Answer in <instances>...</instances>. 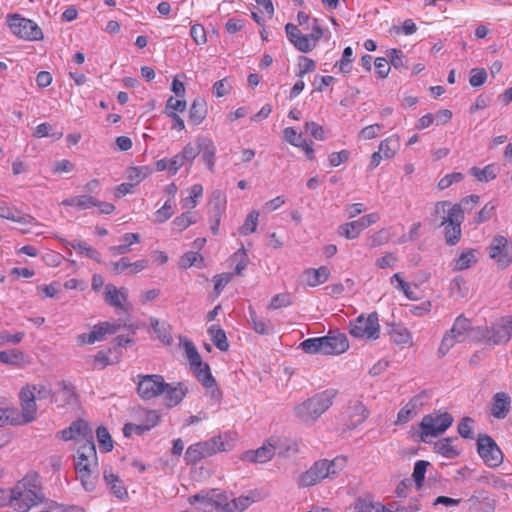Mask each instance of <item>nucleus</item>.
Returning a JSON list of instances; mask_svg holds the SVG:
<instances>
[{"mask_svg":"<svg viewBox=\"0 0 512 512\" xmlns=\"http://www.w3.org/2000/svg\"><path fill=\"white\" fill-rule=\"evenodd\" d=\"M44 498L36 477L24 478L10 492V503L20 512H27L32 506L42 503Z\"/></svg>","mask_w":512,"mask_h":512,"instance_id":"1","label":"nucleus"},{"mask_svg":"<svg viewBox=\"0 0 512 512\" xmlns=\"http://www.w3.org/2000/svg\"><path fill=\"white\" fill-rule=\"evenodd\" d=\"M337 390L327 389L315 394L295 407L297 417L306 423H312L317 420L332 405Z\"/></svg>","mask_w":512,"mask_h":512,"instance_id":"2","label":"nucleus"},{"mask_svg":"<svg viewBox=\"0 0 512 512\" xmlns=\"http://www.w3.org/2000/svg\"><path fill=\"white\" fill-rule=\"evenodd\" d=\"M475 336H477V329L473 328L471 321L459 315L452 328L443 336L438 353L440 356H445L456 343H461L469 337L476 339Z\"/></svg>","mask_w":512,"mask_h":512,"instance_id":"3","label":"nucleus"},{"mask_svg":"<svg viewBox=\"0 0 512 512\" xmlns=\"http://www.w3.org/2000/svg\"><path fill=\"white\" fill-rule=\"evenodd\" d=\"M453 416L448 412L435 411L425 415L420 422V440L428 443V437L443 434L453 423Z\"/></svg>","mask_w":512,"mask_h":512,"instance_id":"4","label":"nucleus"},{"mask_svg":"<svg viewBox=\"0 0 512 512\" xmlns=\"http://www.w3.org/2000/svg\"><path fill=\"white\" fill-rule=\"evenodd\" d=\"M464 221V211L460 204H454L448 209V215L443 216L438 224L444 226L445 242L448 246L456 245L462 236L461 224Z\"/></svg>","mask_w":512,"mask_h":512,"instance_id":"5","label":"nucleus"},{"mask_svg":"<svg viewBox=\"0 0 512 512\" xmlns=\"http://www.w3.org/2000/svg\"><path fill=\"white\" fill-rule=\"evenodd\" d=\"M349 333L355 338L378 339L380 334L378 314L373 312L367 317L359 315L354 321L350 322Z\"/></svg>","mask_w":512,"mask_h":512,"instance_id":"6","label":"nucleus"},{"mask_svg":"<svg viewBox=\"0 0 512 512\" xmlns=\"http://www.w3.org/2000/svg\"><path fill=\"white\" fill-rule=\"evenodd\" d=\"M7 24L12 33L19 38L29 41L43 39L42 29L30 19L23 18L18 14H11L7 17Z\"/></svg>","mask_w":512,"mask_h":512,"instance_id":"7","label":"nucleus"},{"mask_svg":"<svg viewBox=\"0 0 512 512\" xmlns=\"http://www.w3.org/2000/svg\"><path fill=\"white\" fill-rule=\"evenodd\" d=\"M137 393L143 400L153 399L164 393L167 383L158 374L137 375Z\"/></svg>","mask_w":512,"mask_h":512,"instance_id":"8","label":"nucleus"},{"mask_svg":"<svg viewBox=\"0 0 512 512\" xmlns=\"http://www.w3.org/2000/svg\"><path fill=\"white\" fill-rule=\"evenodd\" d=\"M477 452L489 467H498L503 463V453L494 439L487 434H480L477 439Z\"/></svg>","mask_w":512,"mask_h":512,"instance_id":"9","label":"nucleus"},{"mask_svg":"<svg viewBox=\"0 0 512 512\" xmlns=\"http://www.w3.org/2000/svg\"><path fill=\"white\" fill-rule=\"evenodd\" d=\"M511 336L510 329L504 323L502 325H494L491 328H477V336L475 338L476 340H484L488 344L499 345L507 343Z\"/></svg>","mask_w":512,"mask_h":512,"instance_id":"10","label":"nucleus"},{"mask_svg":"<svg viewBox=\"0 0 512 512\" xmlns=\"http://www.w3.org/2000/svg\"><path fill=\"white\" fill-rule=\"evenodd\" d=\"M325 465L326 462L323 459L316 461L307 471L299 475L298 486L302 488L312 487L328 478V470Z\"/></svg>","mask_w":512,"mask_h":512,"instance_id":"11","label":"nucleus"},{"mask_svg":"<svg viewBox=\"0 0 512 512\" xmlns=\"http://www.w3.org/2000/svg\"><path fill=\"white\" fill-rule=\"evenodd\" d=\"M21 402L20 424H27L35 420L37 405L35 392L31 390L30 385L23 387L19 394Z\"/></svg>","mask_w":512,"mask_h":512,"instance_id":"12","label":"nucleus"},{"mask_svg":"<svg viewBox=\"0 0 512 512\" xmlns=\"http://www.w3.org/2000/svg\"><path fill=\"white\" fill-rule=\"evenodd\" d=\"M379 219L375 213L364 215L358 220L345 223L339 227V234L347 239H356L360 233Z\"/></svg>","mask_w":512,"mask_h":512,"instance_id":"13","label":"nucleus"},{"mask_svg":"<svg viewBox=\"0 0 512 512\" xmlns=\"http://www.w3.org/2000/svg\"><path fill=\"white\" fill-rule=\"evenodd\" d=\"M277 437H271L266 444L256 450H249L242 454L241 459L252 463H265L272 459L277 451Z\"/></svg>","mask_w":512,"mask_h":512,"instance_id":"14","label":"nucleus"},{"mask_svg":"<svg viewBox=\"0 0 512 512\" xmlns=\"http://www.w3.org/2000/svg\"><path fill=\"white\" fill-rule=\"evenodd\" d=\"M98 466V459L96 461H90L88 457H81L76 454L75 456V469L79 474L81 483L85 490L92 491L95 488V481L91 478L92 469Z\"/></svg>","mask_w":512,"mask_h":512,"instance_id":"15","label":"nucleus"},{"mask_svg":"<svg viewBox=\"0 0 512 512\" xmlns=\"http://www.w3.org/2000/svg\"><path fill=\"white\" fill-rule=\"evenodd\" d=\"M225 497L220 494H212L209 496L208 494L199 493L192 497H190V503L193 504L195 502H199V509L206 512H223V502Z\"/></svg>","mask_w":512,"mask_h":512,"instance_id":"16","label":"nucleus"},{"mask_svg":"<svg viewBox=\"0 0 512 512\" xmlns=\"http://www.w3.org/2000/svg\"><path fill=\"white\" fill-rule=\"evenodd\" d=\"M324 339L327 341L324 343L325 355L342 354L349 348L348 338L344 333L329 332Z\"/></svg>","mask_w":512,"mask_h":512,"instance_id":"17","label":"nucleus"},{"mask_svg":"<svg viewBox=\"0 0 512 512\" xmlns=\"http://www.w3.org/2000/svg\"><path fill=\"white\" fill-rule=\"evenodd\" d=\"M511 407V397L506 392H497L492 397L490 413L498 420L507 417Z\"/></svg>","mask_w":512,"mask_h":512,"instance_id":"18","label":"nucleus"},{"mask_svg":"<svg viewBox=\"0 0 512 512\" xmlns=\"http://www.w3.org/2000/svg\"><path fill=\"white\" fill-rule=\"evenodd\" d=\"M59 391L54 392L53 402L58 403L60 406L74 405L77 403V394L75 387L66 381L59 382Z\"/></svg>","mask_w":512,"mask_h":512,"instance_id":"19","label":"nucleus"},{"mask_svg":"<svg viewBox=\"0 0 512 512\" xmlns=\"http://www.w3.org/2000/svg\"><path fill=\"white\" fill-rule=\"evenodd\" d=\"M188 388L181 382L178 383H167V387L164 390L165 394V405L167 407H174L178 405L183 398L186 396Z\"/></svg>","mask_w":512,"mask_h":512,"instance_id":"20","label":"nucleus"},{"mask_svg":"<svg viewBox=\"0 0 512 512\" xmlns=\"http://www.w3.org/2000/svg\"><path fill=\"white\" fill-rule=\"evenodd\" d=\"M196 444L198 445L205 458L212 456L217 452L227 451L230 446L229 443H226L223 440L222 436H215L207 441L198 442Z\"/></svg>","mask_w":512,"mask_h":512,"instance_id":"21","label":"nucleus"},{"mask_svg":"<svg viewBox=\"0 0 512 512\" xmlns=\"http://www.w3.org/2000/svg\"><path fill=\"white\" fill-rule=\"evenodd\" d=\"M103 478L113 495L121 500L127 498L128 492L126 488L122 484V481L119 479V477L112 473L111 469L104 470Z\"/></svg>","mask_w":512,"mask_h":512,"instance_id":"22","label":"nucleus"},{"mask_svg":"<svg viewBox=\"0 0 512 512\" xmlns=\"http://www.w3.org/2000/svg\"><path fill=\"white\" fill-rule=\"evenodd\" d=\"M198 381L206 388L212 389L211 394L212 397H216V394H219V390L217 388L216 380L211 374L210 367L208 364H205L202 367L194 368L193 370Z\"/></svg>","mask_w":512,"mask_h":512,"instance_id":"23","label":"nucleus"},{"mask_svg":"<svg viewBox=\"0 0 512 512\" xmlns=\"http://www.w3.org/2000/svg\"><path fill=\"white\" fill-rule=\"evenodd\" d=\"M120 327L121 324L118 322H101L93 327L88 341H93V343L96 341H102L106 334H115Z\"/></svg>","mask_w":512,"mask_h":512,"instance_id":"24","label":"nucleus"},{"mask_svg":"<svg viewBox=\"0 0 512 512\" xmlns=\"http://www.w3.org/2000/svg\"><path fill=\"white\" fill-rule=\"evenodd\" d=\"M226 210V195L221 190H214L210 202V218H221Z\"/></svg>","mask_w":512,"mask_h":512,"instance_id":"25","label":"nucleus"},{"mask_svg":"<svg viewBox=\"0 0 512 512\" xmlns=\"http://www.w3.org/2000/svg\"><path fill=\"white\" fill-rule=\"evenodd\" d=\"M105 300L111 306L123 309V301L127 300V291L125 288L117 289L113 285H107L105 289Z\"/></svg>","mask_w":512,"mask_h":512,"instance_id":"26","label":"nucleus"},{"mask_svg":"<svg viewBox=\"0 0 512 512\" xmlns=\"http://www.w3.org/2000/svg\"><path fill=\"white\" fill-rule=\"evenodd\" d=\"M254 502L255 499L248 495H241L238 498L232 499L230 502H227L225 498L222 509L223 512H242Z\"/></svg>","mask_w":512,"mask_h":512,"instance_id":"27","label":"nucleus"},{"mask_svg":"<svg viewBox=\"0 0 512 512\" xmlns=\"http://www.w3.org/2000/svg\"><path fill=\"white\" fill-rule=\"evenodd\" d=\"M207 115V105L204 99L196 98L189 110V122L199 125Z\"/></svg>","mask_w":512,"mask_h":512,"instance_id":"28","label":"nucleus"},{"mask_svg":"<svg viewBox=\"0 0 512 512\" xmlns=\"http://www.w3.org/2000/svg\"><path fill=\"white\" fill-rule=\"evenodd\" d=\"M305 275L307 284L311 287H315L326 282L330 272L327 267L321 266L318 269H307Z\"/></svg>","mask_w":512,"mask_h":512,"instance_id":"29","label":"nucleus"},{"mask_svg":"<svg viewBox=\"0 0 512 512\" xmlns=\"http://www.w3.org/2000/svg\"><path fill=\"white\" fill-rule=\"evenodd\" d=\"M122 241L124 242L118 246H112L109 248V251L113 256L125 255L131 251L130 246L134 243L140 242V235L138 233H126L122 237Z\"/></svg>","mask_w":512,"mask_h":512,"instance_id":"30","label":"nucleus"},{"mask_svg":"<svg viewBox=\"0 0 512 512\" xmlns=\"http://www.w3.org/2000/svg\"><path fill=\"white\" fill-rule=\"evenodd\" d=\"M457 440V438H443L434 443V449L437 453L448 459H454L458 457L459 451L451 445V442Z\"/></svg>","mask_w":512,"mask_h":512,"instance_id":"31","label":"nucleus"},{"mask_svg":"<svg viewBox=\"0 0 512 512\" xmlns=\"http://www.w3.org/2000/svg\"><path fill=\"white\" fill-rule=\"evenodd\" d=\"M65 206H73L79 210L89 209L97 204V199L90 195H79L62 201Z\"/></svg>","mask_w":512,"mask_h":512,"instance_id":"32","label":"nucleus"},{"mask_svg":"<svg viewBox=\"0 0 512 512\" xmlns=\"http://www.w3.org/2000/svg\"><path fill=\"white\" fill-rule=\"evenodd\" d=\"M400 147V141L398 136H390L379 145L378 151L384 156V159H391L395 156Z\"/></svg>","mask_w":512,"mask_h":512,"instance_id":"33","label":"nucleus"},{"mask_svg":"<svg viewBox=\"0 0 512 512\" xmlns=\"http://www.w3.org/2000/svg\"><path fill=\"white\" fill-rule=\"evenodd\" d=\"M327 342L323 337L308 338L300 343V348L307 354H324V343Z\"/></svg>","mask_w":512,"mask_h":512,"instance_id":"34","label":"nucleus"},{"mask_svg":"<svg viewBox=\"0 0 512 512\" xmlns=\"http://www.w3.org/2000/svg\"><path fill=\"white\" fill-rule=\"evenodd\" d=\"M388 334L396 344H406L411 338L409 331L401 324H389Z\"/></svg>","mask_w":512,"mask_h":512,"instance_id":"35","label":"nucleus"},{"mask_svg":"<svg viewBox=\"0 0 512 512\" xmlns=\"http://www.w3.org/2000/svg\"><path fill=\"white\" fill-rule=\"evenodd\" d=\"M0 217L18 222L20 224H34L36 220L34 217L27 216H16L13 210L7 206V204L3 201H0Z\"/></svg>","mask_w":512,"mask_h":512,"instance_id":"36","label":"nucleus"},{"mask_svg":"<svg viewBox=\"0 0 512 512\" xmlns=\"http://www.w3.org/2000/svg\"><path fill=\"white\" fill-rule=\"evenodd\" d=\"M209 334L211 335V339L214 345L221 351H227L229 348V343L226 337L225 331L219 326L212 325L208 329Z\"/></svg>","mask_w":512,"mask_h":512,"instance_id":"37","label":"nucleus"},{"mask_svg":"<svg viewBox=\"0 0 512 512\" xmlns=\"http://www.w3.org/2000/svg\"><path fill=\"white\" fill-rule=\"evenodd\" d=\"M24 354L17 349L0 351V362L7 365L19 367L23 363Z\"/></svg>","mask_w":512,"mask_h":512,"instance_id":"38","label":"nucleus"},{"mask_svg":"<svg viewBox=\"0 0 512 512\" xmlns=\"http://www.w3.org/2000/svg\"><path fill=\"white\" fill-rule=\"evenodd\" d=\"M497 170L498 168L495 165L491 164L485 166L482 169L478 167H472L470 169V174L481 182H488L496 177Z\"/></svg>","mask_w":512,"mask_h":512,"instance_id":"39","label":"nucleus"},{"mask_svg":"<svg viewBox=\"0 0 512 512\" xmlns=\"http://www.w3.org/2000/svg\"><path fill=\"white\" fill-rule=\"evenodd\" d=\"M70 427L73 430V433L75 434V439L81 438V441L92 439L93 438V431L92 428L89 426L88 422L84 420H77L74 421Z\"/></svg>","mask_w":512,"mask_h":512,"instance_id":"40","label":"nucleus"},{"mask_svg":"<svg viewBox=\"0 0 512 512\" xmlns=\"http://www.w3.org/2000/svg\"><path fill=\"white\" fill-rule=\"evenodd\" d=\"M151 173V169L147 166L142 167H130L127 170L126 177L129 180V183L136 186L142 180H144Z\"/></svg>","mask_w":512,"mask_h":512,"instance_id":"41","label":"nucleus"},{"mask_svg":"<svg viewBox=\"0 0 512 512\" xmlns=\"http://www.w3.org/2000/svg\"><path fill=\"white\" fill-rule=\"evenodd\" d=\"M5 424L20 425V413L16 408L0 407V426Z\"/></svg>","mask_w":512,"mask_h":512,"instance_id":"42","label":"nucleus"},{"mask_svg":"<svg viewBox=\"0 0 512 512\" xmlns=\"http://www.w3.org/2000/svg\"><path fill=\"white\" fill-rule=\"evenodd\" d=\"M68 244L79 253L85 254L87 257L97 261L98 263L101 262L100 253L95 248L88 246L85 242L73 241L69 242Z\"/></svg>","mask_w":512,"mask_h":512,"instance_id":"43","label":"nucleus"},{"mask_svg":"<svg viewBox=\"0 0 512 512\" xmlns=\"http://www.w3.org/2000/svg\"><path fill=\"white\" fill-rule=\"evenodd\" d=\"M350 409L353 427L363 423L368 417L369 412L361 402H355Z\"/></svg>","mask_w":512,"mask_h":512,"instance_id":"44","label":"nucleus"},{"mask_svg":"<svg viewBox=\"0 0 512 512\" xmlns=\"http://www.w3.org/2000/svg\"><path fill=\"white\" fill-rule=\"evenodd\" d=\"M190 195L181 201L182 208H195L198 204L197 198L203 194V186L201 184H194L191 186Z\"/></svg>","mask_w":512,"mask_h":512,"instance_id":"45","label":"nucleus"},{"mask_svg":"<svg viewBox=\"0 0 512 512\" xmlns=\"http://www.w3.org/2000/svg\"><path fill=\"white\" fill-rule=\"evenodd\" d=\"M477 261L474 250H469L461 253L458 259L455 260L454 269L462 271L470 268Z\"/></svg>","mask_w":512,"mask_h":512,"instance_id":"46","label":"nucleus"},{"mask_svg":"<svg viewBox=\"0 0 512 512\" xmlns=\"http://www.w3.org/2000/svg\"><path fill=\"white\" fill-rule=\"evenodd\" d=\"M258 218L259 212L256 210L251 211L247 215L243 225L239 228V233L243 236H247L248 234L255 232L258 224Z\"/></svg>","mask_w":512,"mask_h":512,"instance_id":"47","label":"nucleus"},{"mask_svg":"<svg viewBox=\"0 0 512 512\" xmlns=\"http://www.w3.org/2000/svg\"><path fill=\"white\" fill-rule=\"evenodd\" d=\"M326 462V469L328 470V478H334L338 475L346 466V458L338 456L333 460L323 459Z\"/></svg>","mask_w":512,"mask_h":512,"instance_id":"48","label":"nucleus"},{"mask_svg":"<svg viewBox=\"0 0 512 512\" xmlns=\"http://www.w3.org/2000/svg\"><path fill=\"white\" fill-rule=\"evenodd\" d=\"M97 440L99 442L100 448L104 452H110L113 449V440L111 435L106 427L100 426L96 430Z\"/></svg>","mask_w":512,"mask_h":512,"instance_id":"49","label":"nucleus"},{"mask_svg":"<svg viewBox=\"0 0 512 512\" xmlns=\"http://www.w3.org/2000/svg\"><path fill=\"white\" fill-rule=\"evenodd\" d=\"M196 223V219L190 212L182 213L172 221L173 230L182 232L190 225Z\"/></svg>","mask_w":512,"mask_h":512,"instance_id":"50","label":"nucleus"},{"mask_svg":"<svg viewBox=\"0 0 512 512\" xmlns=\"http://www.w3.org/2000/svg\"><path fill=\"white\" fill-rule=\"evenodd\" d=\"M387 57L389 58L390 64L395 69H402L407 67V60L401 50L390 49L387 51Z\"/></svg>","mask_w":512,"mask_h":512,"instance_id":"51","label":"nucleus"},{"mask_svg":"<svg viewBox=\"0 0 512 512\" xmlns=\"http://www.w3.org/2000/svg\"><path fill=\"white\" fill-rule=\"evenodd\" d=\"M77 454L81 457H88L90 461L97 460V452L93 438L83 441V444L77 449Z\"/></svg>","mask_w":512,"mask_h":512,"instance_id":"52","label":"nucleus"},{"mask_svg":"<svg viewBox=\"0 0 512 512\" xmlns=\"http://www.w3.org/2000/svg\"><path fill=\"white\" fill-rule=\"evenodd\" d=\"M504 250H507V239L503 236H498L490 246V257L498 261Z\"/></svg>","mask_w":512,"mask_h":512,"instance_id":"53","label":"nucleus"},{"mask_svg":"<svg viewBox=\"0 0 512 512\" xmlns=\"http://www.w3.org/2000/svg\"><path fill=\"white\" fill-rule=\"evenodd\" d=\"M174 214L173 205L171 200H167L164 205L154 213V221L157 223H163L170 219Z\"/></svg>","mask_w":512,"mask_h":512,"instance_id":"54","label":"nucleus"},{"mask_svg":"<svg viewBox=\"0 0 512 512\" xmlns=\"http://www.w3.org/2000/svg\"><path fill=\"white\" fill-rule=\"evenodd\" d=\"M353 50L351 47L344 48L342 57L340 61L336 62L335 66L339 67L340 71L347 74L350 73L351 67L350 64L353 61Z\"/></svg>","mask_w":512,"mask_h":512,"instance_id":"55","label":"nucleus"},{"mask_svg":"<svg viewBox=\"0 0 512 512\" xmlns=\"http://www.w3.org/2000/svg\"><path fill=\"white\" fill-rule=\"evenodd\" d=\"M428 465L429 462L424 460H418L414 465L412 477L415 483L417 484L418 488L422 486Z\"/></svg>","mask_w":512,"mask_h":512,"instance_id":"56","label":"nucleus"},{"mask_svg":"<svg viewBox=\"0 0 512 512\" xmlns=\"http://www.w3.org/2000/svg\"><path fill=\"white\" fill-rule=\"evenodd\" d=\"M202 144V159L207 164L209 170H213L215 147L211 141L203 142Z\"/></svg>","mask_w":512,"mask_h":512,"instance_id":"57","label":"nucleus"},{"mask_svg":"<svg viewBox=\"0 0 512 512\" xmlns=\"http://www.w3.org/2000/svg\"><path fill=\"white\" fill-rule=\"evenodd\" d=\"M473 423L470 417H464L458 424L457 430L461 437L465 439H473Z\"/></svg>","mask_w":512,"mask_h":512,"instance_id":"58","label":"nucleus"},{"mask_svg":"<svg viewBox=\"0 0 512 512\" xmlns=\"http://www.w3.org/2000/svg\"><path fill=\"white\" fill-rule=\"evenodd\" d=\"M284 137L293 146L304 147L306 145V139L301 134H298L293 127H287L284 130Z\"/></svg>","mask_w":512,"mask_h":512,"instance_id":"59","label":"nucleus"},{"mask_svg":"<svg viewBox=\"0 0 512 512\" xmlns=\"http://www.w3.org/2000/svg\"><path fill=\"white\" fill-rule=\"evenodd\" d=\"M233 261H237L235 266V274L241 275L242 271L246 269L248 264V256L244 248H240L232 256Z\"/></svg>","mask_w":512,"mask_h":512,"instance_id":"60","label":"nucleus"},{"mask_svg":"<svg viewBox=\"0 0 512 512\" xmlns=\"http://www.w3.org/2000/svg\"><path fill=\"white\" fill-rule=\"evenodd\" d=\"M487 72L484 68H474L470 72L469 83L472 87H479L485 83Z\"/></svg>","mask_w":512,"mask_h":512,"instance_id":"61","label":"nucleus"},{"mask_svg":"<svg viewBox=\"0 0 512 512\" xmlns=\"http://www.w3.org/2000/svg\"><path fill=\"white\" fill-rule=\"evenodd\" d=\"M151 325L154 329V332L157 333L158 338L162 342H164L166 344L171 343V341H172L171 335L167 332V329H166L164 323H160L159 320H157V319H152Z\"/></svg>","mask_w":512,"mask_h":512,"instance_id":"62","label":"nucleus"},{"mask_svg":"<svg viewBox=\"0 0 512 512\" xmlns=\"http://www.w3.org/2000/svg\"><path fill=\"white\" fill-rule=\"evenodd\" d=\"M202 151V144H198L197 146H194L192 144H187L182 152L180 153L183 160L186 162H191L193 159H195Z\"/></svg>","mask_w":512,"mask_h":512,"instance_id":"63","label":"nucleus"},{"mask_svg":"<svg viewBox=\"0 0 512 512\" xmlns=\"http://www.w3.org/2000/svg\"><path fill=\"white\" fill-rule=\"evenodd\" d=\"M205 458L197 444L190 445L185 452V460L188 464H195Z\"/></svg>","mask_w":512,"mask_h":512,"instance_id":"64","label":"nucleus"}]
</instances>
